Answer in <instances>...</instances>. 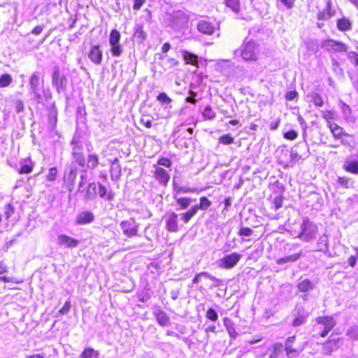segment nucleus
<instances>
[{"label": "nucleus", "mask_w": 358, "mask_h": 358, "mask_svg": "<svg viewBox=\"0 0 358 358\" xmlns=\"http://www.w3.org/2000/svg\"><path fill=\"white\" fill-rule=\"evenodd\" d=\"M242 255L236 252L230 254L225 253L224 256L217 261L219 267L224 269L234 268L240 261Z\"/></svg>", "instance_id": "f257e3e1"}, {"label": "nucleus", "mask_w": 358, "mask_h": 358, "mask_svg": "<svg viewBox=\"0 0 358 358\" xmlns=\"http://www.w3.org/2000/svg\"><path fill=\"white\" fill-rule=\"evenodd\" d=\"M40 72L34 71L29 78L30 92L33 94L34 99L40 103L42 101V96L40 93Z\"/></svg>", "instance_id": "f03ea898"}, {"label": "nucleus", "mask_w": 358, "mask_h": 358, "mask_svg": "<svg viewBox=\"0 0 358 358\" xmlns=\"http://www.w3.org/2000/svg\"><path fill=\"white\" fill-rule=\"evenodd\" d=\"M258 54L259 48L255 42L250 41L243 45L241 57L245 61H257Z\"/></svg>", "instance_id": "7ed1b4c3"}, {"label": "nucleus", "mask_w": 358, "mask_h": 358, "mask_svg": "<svg viewBox=\"0 0 358 358\" xmlns=\"http://www.w3.org/2000/svg\"><path fill=\"white\" fill-rule=\"evenodd\" d=\"M321 48L328 52L334 51L335 52H347L348 46L343 42L334 39L324 40L321 43Z\"/></svg>", "instance_id": "20e7f679"}, {"label": "nucleus", "mask_w": 358, "mask_h": 358, "mask_svg": "<svg viewBox=\"0 0 358 358\" xmlns=\"http://www.w3.org/2000/svg\"><path fill=\"white\" fill-rule=\"evenodd\" d=\"M52 83L54 87L57 88V90L59 92L62 90H64L67 84L66 78L60 73L59 68L55 66L52 74Z\"/></svg>", "instance_id": "39448f33"}, {"label": "nucleus", "mask_w": 358, "mask_h": 358, "mask_svg": "<svg viewBox=\"0 0 358 358\" xmlns=\"http://www.w3.org/2000/svg\"><path fill=\"white\" fill-rule=\"evenodd\" d=\"M301 233L299 237L301 239L308 241L316 232V227L311 223L308 218H304L301 225Z\"/></svg>", "instance_id": "423d86ee"}, {"label": "nucleus", "mask_w": 358, "mask_h": 358, "mask_svg": "<svg viewBox=\"0 0 358 358\" xmlns=\"http://www.w3.org/2000/svg\"><path fill=\"white\" fill-rule=\"evenodd\" d=\"M316 322L318 324L324 327L323 331L321 332L320 336L324 338L327 336L329 332L335 327L336 322L332 317H318L316 318Z\"/></svg>", "instance_id": "0eeeda50"}, {"label": "nucleus", "mask_w": 358, "mask_h": 358, "mask_svg": "<svg viewBox=\"0 0 358 358\" xmlns=\"http://www.w3.org/2000/svg\"><path fill=\"white\" fill-rule=\"evenodd\" d=\"M120 228L124 235L128 237H132L136 235L138 231V224L134 219L124 220L120 223Z\"/></svg>", "instance_id": "6e6552de"}, {"label": "nucleus", "mask_w": 358, "mask_h": 358, "mask_svg": "<svg viewBox=\"0 0 358 358\" xmlns=\"http://www.w3.org/2000/svg\"><path fill=\"white\" fill-rule=\"evenodd\" d=\"M165 219L166 227L168 231L176 232L178 230V215L176 213L171 212L166 214Z\"/></svg>", "instance_id": "1a4fd4ad"}, {"label": "nucleus", "mask_w": 358, "mask_h": 358, "mask_svg": "<svg viewBox=\"0 0 358 358\" xmlns=\"http://www.w3.org/2000/svg\"><path fill=\"white\" fill-rule=\"evenodd\" d=\"M153 315H155L158 324L162 327H166L170 323V318L169 315L162 310L159 307L156 306L153 310Z\"/></svg>", "instance_id": "9d476101"}, {"label": "nucleus", "mask_w": 358, "mask_h": 358, "mask_svg": "<svg viewBox=\"0 0 358 358\" xmlns=\"http://www.w3.org/2000/svg\"><path fill=\"white\" fill-rule=\"evenodd\" d=\"M296 315L292 322L293 327H299L304 324L308 317V314L306 313L302 307H296L295 309Z\"/></svg>", "instance_id": "9b49d317"}, {"label": "nucleus", "mask_w": 358, "mask_h": 358, "mask_svg": "<svg viewBox=\"0 0 358 358\" xmlns=\"http://www.w3.org/2000/svg\"><path fill=\"white\" fill-rule=\"evenodd\" d=\"M341 338L329 340L324 343L322 346V351L324 355H330L332 352L336 351L340 346Z\"/></svg>", "instance_id": "f8f14e48"}, {"label": "nucleus", "mask_w": 358, "mask_h": 358, "mask_svg": "<svg viewBox=\"0 0 358 358\" xmlns=\"http://www.w3.org/2000/svg\"><path fill=\"white\" fill-rule=\"evenodd\" d=\"M155 179L162 185H166L170 179V176L164 169L156 166L155 171Z\"/></svg>", "instance_id": "ddd939ff"}, {"label": "nucleus", "mask_w": 358, "mask_h": 358, "mask_svg": "<svg viewBox=\"0 0 358 358\" xmlns=\"http://www.w3.org/2000/svg\"><path fill=\"white\" fill-rule=\"evenodd\" d=\"M197 29L203 34L211 35L215 31V27L210 22L201 20L197 24Z\"/></svg>", "instance_id": "4468645a"}, {"label": "nucleus", "mask_w": 358, "mask_h": 358, "mask_svg": "<svg viewBox=\"0 0 358 358\" xmlns=\"http://www.w3.org/2000/svg\"><path fill=\"white\" fill-rule=\"evenodd\" d=\"M88 57L95 64H100L102 61V52L99 45L92 46Z\"/></svg>", "instance_id": "2eb2a0df"}, {"label": "nucleus", "mask_w": 358, "mask_h": 358, "mask_svg": "<svg viewBox=\"0 0 358 358\" xmlns=\"http://www.w3.org/2000/svg\"><path fill=\"white\" fill-rule=\"evenodd\" d=\"M94 220V214L90 211L80 213L76 217V223L78 224H87L92 222Z\"/></svg>", "instance_id": "dca6fc26"}, {"label": "nucleus", "mask_w": 358, "mask_h": 358, "mask_svg": "<svg viewBox=\"0 0 358 358\" xmlns=\"http://www.w3.org/2000/svg\"><path fill=\"white\" fill-rule=\"evenodd\" d=\"M181 53L186 64H192L197 68L199 67V62L197 55L189 52L187 50H182Z\"/></svg>", "instance_id": "f3484780"}, {"label": "nucleus", "mask_w": 358, "mask_h": 358, "mask_svg": "<svg viewBox=\"0 0 358 358\" xmlns=\"http://www.w3.org/2000/svg\"><path fill=\"white\" fill-rule=\"evenodd\" d=\"M328 127L331 130V132L332 133L335 138L341 139L343 136H350L348 134L344 131L343 129L341 127L338 126L336 123H329Z\"/></svg>", "instance_id": "a211bd4d"}, {"label": "nucleus", "mask_w": 358, "mask_h": 358, "mask_svg": "<svg viewBox=\"0 0 358 358\" xmlns=\"http://www.w3.org/2000/svg\"><path fill=\"white\" fill-rule=\"evenodd\" d=\"M343 169L349 173L358 174V160L346 159L343 165Z\"/></svg>", "instance_id": "6ab92c4d"}, {"label": "nucleus", "mask_w": 358, "mask_h": 358, "mask_svg": "<svg viewBox=\"0 0 358 358\" xmlns=\"http://www.w3.org/2000/svg\"><path fill=\"white\" fill-rule=\"evenodd\" d=\"M110 176L112 180H118L121 176V169L119 160L115 158L110 166Z\"/></svg>", "instance_id": "aec40b11"}, {"label": "nucleus", "mask_w": 358, "mask_h": 358, "mask_svg": "<svg viewBox=\"0 0 358 358\" xmlns=\"http://www.w3.org/2000/svg\"><path fill=\"white\" fill-rule=\"evenodd\" d=\"M96 185L94 182L90 183L85 194V200H94L96 197Z\"/></svg>", "instance_id": "412c9836"}, {"label": "nucleus", "mask_w": 358, "mask_h": 358, "mask_svg": "<svg viewBox=\"0 0 358 358\" xmlns=\"http://www.w3.org/2000/svg\"><path fill=\"white\" fill-rule=\"evenodd\" d=\"M224 325L226 327L229 336L235 339L238 334L234 327V323L230 319L225 317L224 319Z\"/></svg>", "instance_id": "4be33fe9"}, {"label": "nucleus", "mask_w": 358, "mask_h": 358, "mask_svg": "<svg viewBox=\"0 0 358 358\" xmlns=\"http://www.w3.org/2000/svg\"><path fill=\"white\" fill-rule=\"evenodd\" d=\"M57 243L59 245H66V246H75L78 245L79 242L66 235H59L57 238Z\"/></svg>", "instance_id": "5701e85b"}, {"label": "nucleus", "mask_w": 358, "mask_h": 358, "mask_svg": "<svg viewBox=\"0 0 358 358\" xmlns=\"http://www.w3.org/2000/svg\"><path fill=\"white\" fill-rule=\"evenodd\" d=\"M202 278L210 279L214 282H218L220 280L216 278L215 277L211 275L210 273L206 271L201 272L196 275V276L192 280V285L194 284H197L201 282Z\"/></svg>", "instance_id": "b1692460"}, {"label": "nucleus", "mask_w": 358, "mask_h": 358, "mask_svg": "<svg viewBox=\"0 0 358 358\" xmlns=\"http://www.w3.org/2000/svg\"><path fill=\"white\" fill-rule=\"evenodd\" d=\"M72 155L75 162L80 167L85 168L86 165L85 159L82 152H76V147H73Z\"/></svg>", "instance_id": "393cba45"}, {"label": "nucleus", "mask_w": 358, "mask_h": 358, "mask_svg": "<svg viewBox=\"0 0 358 358\" xmlns=\"http://www.w3.org/2000/svg\"><path fill=\"white\" fill-rule=\"evenodd\" d=\"M99 194L100 197L109 201L114 199V194L112 192H107L106 188L101 184H99Z\"/></svg>", "instance_id": "a878e982"}, {"label": "nucleus", "mask_w": 358, "mask_h": 358, "mask_svg": "<svg viewBox=\"0 0 358 358\" xmlns=\"http://www.w3.org/2000/svg\"><path fill=\"white\" fill-rule=\"evenodd\" d=\"M160 59L164 60L163 66L165 69H169L178 65L179 62L174 58H168L166 55L161 56Z\"/></svg>", "instance_id": "bb28decb"}, {"label": "nucleus", "mask_w": 358, "mask_h": 358, "mask_svg": "<svg viewBox=\"0 0 358 358\" xmlns=\"http://www.w3.org/2000/svg\"><path fill=\"white\" fill-rule=\"evenodd\" d=\"M351 22L347 18H342L337 21V27L340 31H345L351 29Z\"/></svg>", "instance_id": "cd10ccee"}, {"label": "nucleus", "mask_w": 358, "mask_h": 358, "mask_svg": "<svg viewBox=\"0 0 358 358\" xmlns=\"http://www.w3.org/2000/svg\"><path fill=\"white\" fill-rule=\"evenodd\" d=\"M307 97L310 99V101L313 102L316 106L322 107L324 104L322 97L317 92L308 94Z\"/></svg>", "instance_id": "c85d7f7f"}, {"label": "nucleus", "mask_w": 358, "mask_h": 358, "mask_svg": "<svg viewBox=\"0 0 358 358\" xmlns=\"http://www.w3.org/2000/svg\"><path fill=\"white\" fill-rule=\"evenodd\" d=\"M301 256V252L294 253L282 258H280L277 260L278 264H282L287 262H296Z\"/></svg>", "instance_id": "c756f323"}, {"label": "nucleus", "mask_w": 358, "mask_h": 358, "mask_svg": "<svg viewBox=\"0 0 358 358\" xmlns=\"http://www.w3.org/2000/svg\"><path fill=\"white\" fill-rule=\"evenodd\" d=\"M297 287L299 290L302 292H306L309 290L313 289V284L308 279L303 280L301 282H300L298 284Z\"/></svg>", "instance_id": "7c9ffc66"}, {"label": "nucleus", "mask_w": 358, "mask_h": 358, "mask_svg": "<svg viewBox=\"0 0 358 358\" xmlns=\"http://www.w3.org/2000/svg\"><path fill=\"white\" fill-rule=\"evenodd\" d=\"M99 352L94 350L93 348H85L80 355V358H99Z\"/></svg>", "instance_id": "2f4dec72"}, {"label": "nucleus", "mask_w": 358, "mask_h": 358, "mask_svg": "<svg viewBox=\"0 0 358 358\" xmlns=\"http://www.w3.org/2000/svg\"><path fill=\"white\" fill-rule=\"evenodd\" d=\"M197 213L196 207H192L187 212L182 213L181 220L184 223L187 224Z\"/></svg>", "instance_id": "473e14b6"}, {"label": "nucleus", "mask_w": 358, "mask_h": 358, "mask_svg": "<svg viewBox=\"0 0 358 358\" xmlns=\"http://www.w3.org/2000/svg\"><path fill=\"white\" fill-rule=\"evenodd\" d=\"M211 205V201L206 196H202L200 198V203L199 205H195L193 207H196V212L198 210H207Z\"/></svg>", "instance_id": "72a5a7b5"}, {"label": "nucleus", "mask_w": 358, "mask_h": 358, "mask_svg": "<svg viewBox=\"0 0 358 358\" xmlns=\"http://www.w3.org/2000/svg\"><path fill=\"white\" fill-rule=\"evenodd\" d=\"M120 40V34L117 29H113L110 31L109 37V43L110 45L119 44Z\"/></svg>", "instance_id": "f704fd0d"}, {"label": "nucleus", "mask_w": 358, "mask_h": 358, "mask_svg": "<svg viewBox=\"0 0 358 358\" xmlns=\"http://www.w3.org/2000/svg\"><path fill=\"white\" fill-rule=\"evenodd\" d=\"M225 5L235 13L240 11L241 6L239 0H225Z\"/></svg>", "instance_id": "c9c22d12"}, {"label": "nucleus", "mask_w": 358, "mask_h": 358, "mask_svg": "<svg viewBox=\"0 0 358 358\" xmlns=\"http://www.w3.org/2000/svg\"><path fill=\"white\" fill-rule=\"evenodd\" d=\"M76 176H77V168L75 166L71 165L70 166L69 173L66 176L68 182L69 183H71V185H73L75 182Z\"/></svg>", "instance_id": "e433bc0d"}, {"label": "nucleus", "mask_w": 358, "mask_h": 358, "mask_svg": "<svg viewBox=\"0 0 358 358\" xmlns=\"http://www.w3.org/2000/svg\"><path fill=\"white\" fill-rule=\"evenodd\" d=\"M99 164L98 157L96 155H90L87 157V163L85 165L88 169H94Z\"/></svg>", "instance_id": "4c0bfd02"}, {"label": "nucleus", "mask_w": 358, "mask_h": 358, "mask_svg": "<svg viewBox=\"0 0 358 358\" xmlns=\"http://www.w3.org/2000/svg\"><path fill=\"white\" fill-rule=\"evenodd\" d=\"M334 13L331 11L329 6H328L327 10L320 12L317 14V20H327L333 16Z\"/></svg>", "instance_id": "58836bf2"}, {"label": "nucleus", "mask_w": 358, "mask_h": 358, "mask_svg": "<svg viewBox=\"0 0 358 358\" xmlns=\"http://www.w3.org/2000/svg\"><path fill=\"white\" fill-rule=\"evenodd\" d=\"M134 37L138 40L140 42L143 41L146 38V34L143 30V27L141 26H138L134 34Z\"/></svg>", "instance_id": "ea45409f"}, {"label": "nucleus", "mask_w": 358, "mask_h": 358, "mask_svg": "<svg viewBox=\"0 0 358 358\" xmlns=\"http://www.w3.org/2000/svg\"><path fill=\"white\" fill-rule=\"evenodd\" d=\"M202 114L204 118L207 120H213L215 117L216 115L215 112L210 106H208L204 108Z\"/></svg>", "instance_id": "a19ab883"}, {"label": "nucleus", "mask_w": 358, "mask_h": 358, "mask_svg": "<svg viewBox=\"0 0 358 358\" xmlns=\"http://www.w3.org/2000/svg\"><path fill=\"white\" fill-rule=\"evenodd\" d=\"M346 335L353 340H358V326L350 327L348 329Z\"/></svg>", "instance_id": "79ce46f5"}, {"label": "nucleus", "mask_w": 358, "mask_h": 358, "mask_svg": "<svg viewBox=\"0 0 358 358\" xmlns=\"http://www.w3.org/2000/svg\"><path fill=\"white\" fill-rule=\"evenodd\" d=\"M12 77L10 74H3L0 77V87L8 86L12 83Z\"/></svg>", "instance_id": "37998d69"}, {"label": "nucleus", "mask_w": 358, "mask_h": 358, "mask_svg": "<svg viewBox=\"0 0 358 358\" xmlns=\"http://www.w3.org/2000/svg\"><path fill=\"white\" fill-rule=\"evenodd\" d=\"M192 201V199L185 197L178 198L176 200L177 204L179 205L182 209L187 208L191 204Z\"/></svg>", "instance_id": "c03bdc74"}, {"label": "nucleus", "mask_w": 358, "mask_h": 358, "mask_svg": "<svg viewBox=\"0 0 358 358\" xmlns=\"http://www.w3.org/2000/svg\"><path fill=\"white\" fill-rule=\"evenodd\" d=\"M306 45L307 48L314 52H317L318 51V42L317 40H308L306 42Z\"/></svg>", "instance_id": "a18cd8bd"}, {"label": "nucleus", "mask_w": 358, "mask_h": 358, "mask_svg": "<svg viewBox=\"0 0 358 358\" xmlns=\"http://www.w3.org/2000/svg\"><path fill=\"white\" fill-rule=\"evenodd\" d=\"M234 138L230 134H225L220 137L219 142L223 145H230L233 143Z\"/></svg>", "instance_id": "49530a36"}, {"label": "nucleus", "mask_w": 358, "mask_h": 358, "mask_svg": "<svg viewBox=\"0 0 358 358\" xmlns=\"http://www.w3.org/2000/svg\"><path fill=\"white\" fill-rule=\"evenodd\" d=\"M253 231L251 229L248 227H242L239 231V235L244 241H249L246 237H249L252 234Z\"/></svg>", "instance_id": "de8ad7c7"}, {"label": "nucleus", "mask_w": 358, "mask_h": 358, "mask_svg": "<svg viewBox=\"0 0 358 358\" xmlns=\"http://www.w3.org/2000/svg\"><path fill=\"white\" fill-rule=\"evenodd\" d=\"M337 183L343 188L348 189L350 187V179L347 177H338Z\"/></svg>", "instance_id": "09e8293b"}, {"label": "nucleus", "mask_w": 358, "mask_h": 358, "mask_svg": "<svg viewBox=\"0 0 358 358\" xmlns=\"http://www.w3.org/2000/svg\"><path fill=\"white\" fill-rule=\"evenodd\" d=\"M206 317L208 320L213 321V322H215L218 319V315H217V312L213 308H209L207 310Z\"/></svg>", "instance_id": "8fccbe9b"}, {"label": "nucleus", "mask_w": 358, "mask_h": 358, "mask_svg": "<svg viewBox=\"0 0 358 358\" xmlns=\"http://www.w3.org/2000/svg\"><path fill=\"white\" fill-rule=\"evenodd\" d=\"M110 51L113 57H120L122 53V48L119 44L111 45Z\"/></svg>", "instance_id": "3c124183"}, {"label": "nucleus", "mask_w": 358, "mask_h": 358, "mask_svg": "<svg viewBox=\"0 0 358 358\" xmlns=\"http://www.w3.org/2000/svg\"><path fill=\"white\" fill-rule=\"evenodd\" d=\"M349 60L355 66H358V54L356 52L350 51L347 52Z\"/></svg>", "instance_id": "603ef678"}, {"label": "nucleus", "mask_w": 358, "mask_h": 358, "mask_svg": "<svg viewBox=\"0 0 358 358\" xmlns=\"http://www.w3.org/2000/svg\"><path fill=\"white\" fill-rule=\"evenodd\" d=\"M157 100L161 103L166 104H169L172 101L171 99L164 92H162L158 95Z\"/></svg>", "instance_id": "864d4df0"}, {"label": "nucleus", "mask_w": 358, "mask_h": 358, "mask_svg": "<svg viewBox=\"0 0 358 358\" xmlns=\"http://www.w3.org/2000/svg\"><path fill=\"white\" fill-rule=\"evenodd\" d=\"M322 117L327 121V126L332 123L331 120L334 118V114L331 110L322 111Z\"/></svg>", "instance_id": "5fc2aeb1"}, {"label": "nucleus", "mask_w": 358, "mask_h": 358, "mask_svg": "<svg viewBox=\"0 0 358 358\" xmlns=\"http://www.w3.org/2000/svg\"><path fill=\"white\" fill-rule=\"evenodd\" d=\"M341 110L345 119H349L351 115V108L345 103H342Z\"/></svg>", "instance_id": "6e6d98bb"}, {"label": "nucleus", "mask_w": 358, "mask_h": 358, "mask_svg": "<svg viewBox=\"0 0 358 358\" xmlns=\"http://www.w3.org/2000/svg\"><path fill=\"white\" fill-rule=\"evenodd\" d=\"M57 170L55 167L49 169L48 174L47 175V180L49 181H54L56 178Z\"/></svg>", "instance_id": "4d7b16f0"}, {"label": "nucleus", "mask_w": 358, "mask_h": 358, "mask_svg": "<svg viewBox=\"0 0 358 358\" xmlns=\"http://www.w3.org/2000/svg\"><path fill=\"white\" fill-rule=\"evenodd\" d=\"M284 138L288 140H294L296 138L298 134L294 130H290L284 134Z\"/></svg>", "instance_id": "13d9d810"}, {"label": "nucleus", "mask_w": 358, "mask_h": 358, "mask_svg": "<svg viewBox=\"0 0 358 358\" xmlns=\"http://www.w3.org/2000/svg\"><path fill=\"white\" fill-rule=\"evenodd\" d=\"M282 200L280 196H276L273 199L272 205L273 208L276 210L282 207Z\"/></svg>", "instance_id": "bf43d9fd"}, {"label": "nucleus", "mask_w": 358, "mask_h": 358, "mask_svg": "<svg viewBox=\"0 0 358 358\" xmlns=\"http://www.w3.org/2000/svg\"><path fill=\"white\" fill-rule=\"evenodd\" d=\"M158 164L164 167L169 168L171 166V162L168 158L162 157L158 160Z\"/></svg>", "instance_id": "052dcab7"}, {"label": "nucleus", "mask_w": 358, "mask_h": 358, "mask_svg": "<svg viewBox=\"0 0 358 358\" xmlns=\"http://www.w3.org/2000/svg\"><path fill=\"white\" fill-rule=\"evenodd\" d=\"M14 213V208L8 204L5 206V217L6 220H8L11 215Z\"/></svg>", "instance_id": "680f3d73"}, {"label": "nucleus", "mask_w": 358, "mask_h": 358, "mask_svg": "<svg viewBox=\"0 0 358 358\" xmlns=\"http://www.w3.org/2000/svg\"><path fill=\"white\" fill-rule=\"evenodd\" d=\"M140 122L143 124H144L147 128H151L152 126V120L148 118L145 116H143Z\"/></svg>", "instance_id": "e2e57ef3"}, {"label": "nucleus", "mask_w": 358, "mask_h": 358, "mask_svg": "<svg viewBox=\"0 0 358 358\" xmlns=\"http://www.w3.org/2000/svg\"><path fill=\"white\" fill-rule=\"evenodd\" d=\"M24 103L21 100H17L15 103V109L17 113H21L24 110Z\"/></svg>", "instance_id": "0e129e2a"}, {"label": "nucleus", "mask_w": 358, "mask_h": 358, "mask_svg": "<svg viewBox=\"0 0 358 358\" xmlns=\"http://www.w3.org/2000/svg\"><path fill=\"white\" fill-rule=\"evenodd\" d=\"M303 349H293L290 351V353H287V358H296L297 357L300 353L302 352Z\"/></svg>", "instance_id": "69168bd1"}, {"label": "nucleus", "mask_w": 358, "mask_h": 358, "mask_svg": "<svg viewBox=\"0 0 358 358\" xmlns=\"http://www.w3.org/2000/svg\"><path fill=\"white\" fill-rule=\"evenodd\" d=\"M283 350V345L281 343H276L273 346V353L280 355Z\"/></svg>", "instance_id": "338daca9"}, {"label": "nucleus", "mask_w": 358, "mask_h": 358, "mask_svg": "<svg viewBox=\"0 0 358 358\" xmlns=\"http://www.w3.org/2000/svg\"><path fill=\"white\" fill-rule=\"evenodd\" d=\"M71 302L70 301H66L65 303L64 304L63 307L59 310V313L62 314V315H64V314H66L70 308H71Z\"/></svg>", "instance_id": "774afa93"}]
</instances>
